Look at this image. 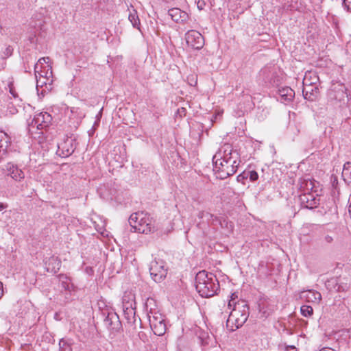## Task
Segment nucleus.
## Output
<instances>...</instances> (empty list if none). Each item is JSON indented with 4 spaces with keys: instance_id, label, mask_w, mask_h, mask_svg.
I'll list each match as a JSON object with an SVG mask.
<instances>
[{
    "instance_id": "obj_30",
    "label": "nucleus",
    "mask_w": 351,
    "mask_h": 351,
    "mask_svg": "<svg viewBox=\"0 0 351 351\" xmlns=\"http://www.w3.org/2000/svg\"><path fill=\"white\" fill-rule=\"evenodd\" d=\"M14 49L12 46L8 45L2 50L1 57L2 59H7L10 57L13 53Z\"/></svg>"
},
{
    "instance_id": "obj_27",
    "label": "nucleus",
    "mask_w": 351,
    "mask_h": 351,
    "mask_svg": "<svg viewBox=\"0 0 351 351\" xmlns=\"http://www.w3.org/2000/svg\"><path fill=\"white\" fill-rule=\"evenodd\" d=\"M73 341L71 339L62 338L59 341L60 351H73Z\"/></svg>"
},
{
    "instance_id": "obj_36",
    "label": "nucleus",
    "mask_w": 351,
    "mask_h": 351,
    "mask_svg": "<svg viewBox=\"0 0 351 351\" xmlns=\"http://www.w3.org/2000/svg\"><path fill=\"white\" fill-rule=\"evenodd\" d=\"M238 298V295L237 293H232L231 294V296H230V300L228 302V306H232V305H234V304L236 302L234 303V300H235L236 299H237Z\"/></svg>"
},
{
    "instance_id": "obj_8",
    "label": "nucleus",
    "mask_w": 351,
    "mask_h": 351,
    "mask_svg": "<svg viewBox=\"0 0 351 351\" xmlns=\"http://www.w3.org/2000/svg\"><path fill=\"white\" fill-rule=\"evenodd\" d=\"M52 121L51 115L47 112H41L36 114L29 123V130L36 128L37 130H46L50 125Z\"/></svg>"
},
{
    "instance_id": "obj_23",
    "label": "nucleus",
    "mask_w": 351,
    "mask_h": 351,
    "mask_svg": "<svg viewBox=\"0 0 351 351\" xmlns=\"http://www.w3.org/2000/svg\"><path fill=\"white\" fill-rule=\"evenodd\" d=\"M314 188V183L309 179H300L299 181V189L304 193H312Z\"/></svg>"
},
{
    "instance_id": "obj_25",
    "label": "nucleus",
    "mask_w": 351,
    "mask_h": 351,
    "mask_svg": "<svg viewBox=\"0 0 351 351\" xmlns=\"http://www.w3.org/2000/svg\"><path fill=\"white\" fill-rule=\"evenodd\" d=\"M145 310L147 313V317L149 315H153L154 313H160L159 311L156 308V300L152 298H149L147 299L145 302Z\"/></svg>"
},
{
    "instance_id": "obj_3",
    "label": "nucleus",
    "mask_w": 351,
    "mask_h": 351,
    "mask_svg": "<svg viewBox=\"0 0 351 351\" xmlns=\"http://www.w3.org/2000/svg\"><path fill=\"white\" fill-rule=\"evenodd\" d=\"M249 315V306L245 302L235 303L227 319L226 325L230 326L231 331H234L245 323Z\"/></svg>"
},
{
    "instance_id": "obj_32",
    "label": "nucleus",
    "mask_w": 351,
    "mask_h": 351,
    "mask_svg": "<svg viewBox=\"0 0 351 351\" xmlns=\"http://www.w3.org/2000/svg\"><path fill=\"white\" fill-rule=\"evenodd\" d=\"M301 313L304 317H309L313 315V309L311 306L303 305L300 308Z\"/></svg>"
},
{
    "instance_id": "obj_6",
    "label": "nucleus",
    "mask_w": 351,
    "mask_h": 351,
    "mask_svg": "<svg viewBox=\"0 0 351 351\" xmlns=\"http://www.w3.org/2000/svg\"><path fill=\"white\" fill-rule=\"evenodd\" d=\"M149 272L152 278L156 282H160L167 276V268L165 262L162 259H155L151 262Z\"/></svg>"
},
{
    "instance_id": "obj_13",
    "label": "nucleus",
    "mask_w": 351,
    "mask_h": 351,
    "mask_svg": "<svg viewBox=\"0 0 351 351\" xmlns=\"http://www.w3.org/2000/svg\"><path fill=\"white\" fill-rule=\"evenodd\" d=\"M185 39L188 46L195 49H200L204 45V37L195 30L188 31L185 35Z\"/></svg>"
},
{
    "instance_id": "obj_33",
    "label": "nucleus",
    "mask_w": 351,
    "mask_h": 351,
    "mask_svg": "<svg viewBox=\"0 0 351 351\" xmlns=\"http://www.w3.org/2000/svg\"><path fill=\"white\" fill-rule=\"evenodd\" d=\"M128 19L134 27H138V25L140 24V21L138 17L136 15V13H130L128 16Z\"/></svg>"
},
{
    "instance_id": "obj_31",
    "label": "nucleus",
    "mask_w": 351,
    "mask_h": 351,
    "mask_svg": "<svg viewBox=\"0 0 351 351\" xmlns=\"http://www.w3.org/2000/svg\"><path fill=\"white\" fill-rule=\"evenodd\" d=\"M49 60V57H43V58H40L38 62L35 64L34 66V71H35V75H36V77L37 78L38 77V75H39L40 77H43V75L41 73H39L38 69V64H43V63H48Z\"/></svg>"
},
{
    "instance_id": "obj_18",
    "label": "nucleus",
    "mask_w": 351,
    "mask_h": 351,
    "mask_svg": "<svg viewBox=\"0 0 351 351\" xmlns=\"http://www.w3.org/2000/svg\"><path fill=\"white\" fill-rule=\"evenodd\" d=\"M226 158H231L232 160L237 158L238 160V153L237 152H232V149L230 145H225L220 149L219 152L213 156V160L215 159H225Z\"/></svg>"
},
{
    "instance_id": "obj_44",
    "label": "nucleus",
    "mask_w": 351,
    "mask_h": 351,
    "mask_svg": "<svg viewBox=\"0 0 351 351\" xmlns=\"http://www.w3.org/2000/svg\"><path fill=\"white\" fill-rule=\"evenodd\" d=\"M8 207V205L4 203H0V210H3Z\"/></svg>"
},
{
    "instance_id": "obj_19",
    "label": "nucleus",
    "mask_w": 351,
    "mask_h": 351,
    "mask_svg": "<svg viewBox=\"0 0 351 351\" xmlns=\"http://www.w3.org/2000/svg\"><path fill=\"white\" fill-rule=\"evenodd\" d=\"M300 298L305 300L307 302L318 304L322 300L321 293L314 290H307L302 291Z\"/></svg>"
},
{
    "instance_id": "obj_42",
    "label": "nucleus",
    "mask_w": 351,
    "mask_h": 351,
    "mask_svg": "<svg viewBox=\"0 0 351 351\" xmlns=\"http://www.w3.org/2000/svg\"><path fill=\"white\" fill-rule=\"evenodd\" d=\"M319 351H335L334 349L328 347H325L319 350Z\"/></svg>"
},
{
    "instance_id": "obj_41",
    "label": "nucleus",
    "mask_w": 351,
    "mask_h": 351,
    "mask_svg": "<svg viewBox=\"0 0 351 351\" xmlns=\"http://www.w3.org/2000/svg\"><path fill=\"white\" fill-rule=\"evenodd\" d=\"M324 241L326 243H331L333 241V238H332V237H331L330 235H326L324 238Z\"/></svg>"
},
{
    "instance_id": "obj_37",
    "label": "nucleus",
    "mask_w": 351,
    "mask_h": 351,
    "mask_svg": "<svg viewBox=\"0 0 351 351\" xmlns=\"http://www.w3.org/2000/svg\"><path fill=\"white\" fill-rule=\"evenodd\" d=\"M343 6L348 11H351V0H343Z\"/></svg>"
},
{
    "instance_id": "obj_29",
    "label": "nucleus",
    "mask_w": 351,
    "mask_h": 351,
    "mask_svg": "<svg viewBox=\"0 0 351 351\" xmlns=\"http://www.w3.org/2000/svg\"><path fill=\"white\" fill-rule=\"evenodd\" d=\"M217 224H219L222 228H226L228 230H232V224L228 221L227 218L223 217H219Z\"/></svg>"
},
{
    "instance_id": "obj_43",
    "label": "nucleus",
    "mask_w": 351,
    "mask_h": 351,
    "mask_svg": "<svg viewBox=\"0 0 351 351\" xmlns=\"http://www.w3.org/2000/svg\"><path fill=\"white\" fill-rule=\"evenodd\" d=\"M3 295V283L0 281V298Z\"/></svg>"
},
{
    "instance_id": "obj_28",
    "label": "nucleus",
    "mask_w": 351,
    "mask_h": 351,
    "mask_svg": "<svg viewBox=\"0 0 351 351\" xmlns=\"http://www.w3.org/2000/svg\"><path fill=\"white\" fill-rule=\"evenodd\" d=\"M135 309L136 308L123 309L124 316L128 322H135Z\"/></svg>"
},
{
    "instance_id": "obj_26",
    "label": "nucleus",
    "mask_w": 351,
    "mask_h": 351,
    "mask_svg": "<svg viewBox=\"0 0 351 351\" xmlns=\"http://www.w3.org/2000/svg\"><path fill=\"white\" fill-rule=\"evenodd\" d=\"M58 280L61 283L62 287L64 290L71 291L73 289V284L71 282V279L66 275L60 274L58 276Z\"/></svg>"
},
{
    "instance_id": "obj_39",
    "label": "nucleus",
    "mask_w": 351,
    "mask_h": 351,
    "mask_svg": "<svg viewBox=\"0 0 351 351\" xmlns=\"http://www.w3.org/2000/svg\"><path fill=\"white\" fill-rule=\"evenodd\" d=\"M246 176H247V171H243L242 173H241L240 175H239L237 176V180L239 182H241L243 180L248 178L247 177H246Z\"/></svg>"
},
{
    "instance_id": "obj_9",
    "label": "nucleus",
    "mask_w": 351,
    "mask_h": 351,
    "mask_svg": "<svg viewBox=\"0 0 351 351\" xmlns=\"http://www.w3.org/2000/svg\"><path fill=\"white\" fill-rule=\"evenodd\" d=\"M149 322L154 333L158 336L163 335L166 332V324L164 315L160 313H154L148 317Z\"/></svg>"
},
{
    "instance_id": "obj_5",
    "label": "nucleus",
    "mask_w": 351,
    "mask_h": 351,
    "mask_svg": "<svg viewBox=\"0 0 351 351\" xmlns=\"http://www.w3.org/2000/svg\"><path fill=\"white\" fill-rule=\"evenodd\" d=\"M311 74V73H309L308 74H306L304 76L303 80L304 88L302 90V94L305 99L313 101H315L318 96L319 88L316 85H315L316 81L318 80V78L315 75L313 81H311L308 78V75ZM310 77H311V75H310Z\"/></svg>"
},
{
    "instance_id": "obj_1",
    "label": "nucleus",
    "mask_w": 351,
    "mask_h": 351,
    "mask_svg": "<svg viewBox=\"0 0 351 351\" xmlns=\"http://www.w3.org/2000/svg\"><path fill=\"white\" fill-rule=\"evenodd\" d=\"M195 289L202 298H210L217 294L219 282L214 274L202 270L196 274Z\"/></svg>"
},
{
    "instance_id": "obj_24",
    "label": "nucleus",
    "mask_w": 351,
    "mask_h": 351,
    "mask_svg": "<svg viewBox=\"0 0 351 351\" xmlns=\"http://www.w3.org/2000/svg\"><path fill=\"white\" fill-rule=\"evenodd\" d=\"M342 178L347 185L351 187V162H347L344 164Z\"/></svg>"
},
{
    "instance_id": "obj_22",
    "label": "nucleus",
    "mask_w": 351,
    "mask_h": 351,
    "mask_svg": "<svg viewBox=\"0 0 351 351\" xmlns=\"http://www.w3.org/2000/svg\"><path fill=\"white\" fill-rule=\"evenodd\" d=\"M136 308L135 295L131 291H125L122 297V309Z\"/></svg>"
},
{
    "instance_id": "obj_14",
    "label": "nucleus",
    "mask_w": 351,
    "mask_h": 351,
    "mask_svg": "<svg viewBox=\"0 0 351 351\" xmlns=\"http://www.w3.org/2000/svg\"><path fill=\"white\" fill-rule=\"evenodd\" d=\"M104 322L106 327L112 332H119L122 327L119 317L115 312H108Z\"/></svg>"
},
{
    "instance_id": "obj_40",
    "label": "nucleus",
    "mask_w": 351,
    "mask_h": 351,
    "mask_svg": "<svg viewBox=\"0 0 351 351\" xmlns=\"http://www.w3.org/2000/svg\"><path fill=\"white\" fill-rule=\"evenodd\" d=\"M206 3L203 0H199L197 2V6L199 10H202L204 8Z\"/></svg>"
},
{
    "instance_id": "obj_12",
    "label": "nucleus",
    "mask_w": 351,
    "mask_h": 351,
    "mask_svg": "<svg viewBox=\"0 0 351 351\" xmlns=\"http://www.w3.org/2000/svg\"><path fill=\"white\" fill-rule=\"evenodd\" d=\"M302 208L312 210L318 206L320 203V197L313 193H304L298 196Z\"/></svg>"
},
{
    "instance_id": "obj_20",
    "label": "nucleus",
    "mask_w": 351,
    "mask_h": 351,
    "mask_svg": "<svg viewBox=\"0 0 351 351\" xmlns=\"http://www.w3.org/2000/svg\"><path fill=\"white\" fill-rule=\"evenodd\" d=\"M6 170L8 172V175L16 181H21L25 177L23 171L12 163L7 164Z\"/></svg>"
},
{
    "instance_id": "obj_21",
    "label": "nucleus",
    "mask_w": 351,
    "mask_h": 351,
    "mask_svg": "<svg viewBox=\"0 0 351 351\" xmlns=\"http://www.w3.org/2000/svg\"><path fill=\"white\" fill-rule=\"evenodd\" d=\"M278 95L282 102H291L295 97V91L289 86L281 87L278 89Z\"/></svg>"
},
{
    "instance_id": "obj_2",
    "label": "nucleus",
    "mask_w": 351,
    "mask_h": 351,
    "mask_svg": "<svg viewBox=\"0 0 351 351\" xmlns=\"http://www.w3.org/2000/svg\"><path fill=\"white\" fill-rule=\"evenodd\" d=\"M154 222L150 215L144 212L133 213L129 218L132 231L146 234L156 230Z\"/></svg>"
},
{
    "instance_id": "obj_35",
    "label": "nucleus",
    "mask_w": 351,
    "mask_h": 351,
    "mask_svg": "<svg viewBox=\"0 0 351 351\" xmlns=\"http://www.w3.org/2000/svg\"><path fill=\"white\" fill-rule=\"evenodd\" d=\"M246 177L249 178L250 181L254 182L256 181L258 178V174L256 171H247Z\"/></svg>"
},
{
    "instance_id": "obj_15",
    "label": "nucleus",
    "mask_w": 351,
    "mask_h": 351,
    "mask_svg": "<svg viewBox=\"0 0 351 351\" xmlns=\"http://www.w3.org/2000/svg\"><path fill=\"white\" fill-rule=\"evenodd\" d=\"M11 143V137L4 131L0 130V161L6 157Z\"/></svg>"
},
{
    "instance_id": "obj_16",
    "label": "nucleus",
    "mask_w": 351,
    "mask_h": 351,
    "mask_svg": "<svg viewBox=\"0 0 351 351\" xmlns=\"http://www.w3.org/2000/svg\"><path fill=\"white\" fill-rule=\"evenodd\" d=\"M45 265L47 272L56 274L61 267V261L58 257L51 256L45 258Z\"/></svg>"
},
{
    "instance_id": "obj_38",
    "label": "nucleus",
    "mask_w": 351,
    "mask_h": 351,
    "mask_svg": "<svg viewBox=\"0 0 351 351\" xmlns=\"http://www.w3.org/2000/svg\"><path fill=\"white\" fill-rule=\"evenodd\" d=\"M197 217H198V218H199L201 219L205 220L206 217H210V216L208 215V212L200 211V212H199Z\"/></svg>"
},
{
    "instance_id": "obj_45",
    "label": "nucleus",
    "mask_w": 351,
    "mask_h": 351,
    "mask_svg": "<svg viewBox=\"0 0 351 351\" xmlns=\"http://www.w3.org/2000/svg\"><path fill=\"white\" fill-rule=\"evenodd\" d=\"M10 92L14 97H16L14 92L12 89H10Z\"/></svg>"
},
{
    "instance_id": "obj_7",
    "label": "nucleus",
    "mask_w": 351,
    "mask_h": 351,
    "mask_svg": "<svg viewBox=\"0 0 351 351\" xmlns=\"http://www.w3.org/2000/svg\"><path fill=\"white\" fill-rule=\"evenodd\" d=\"M77 145V138L74 134L66 136L58 143V152L62 157L66 158L74 152Z\"/></svg>"
},
{
    "instance_id": "obj_17",
    "label": "nucleus",
    "mask_w": 351,
    "mask_h": 351,
    "mask_svg": "<svg viewBox=\"0 0 351 351\" xmlns=\"http://www.w3.org/2000/svg\"><path fill=\"white\" fill-rule=\"evenodd\" d=\"M169 15L171 16V19L176 23H186L189 19V14L184 12L181 10L179 8H173L168 11Z\"/></svg>"
},
{
    "instance_id": "obj_46",
    "label": "nucleus",
    "mask_w": 351,
    "mask_h": 351,
    "mask_svg": "<svg viewBox=\"0 0 351 351\" xmlns=\"http://www.w3.org/2000/svg\"><path fill=\"white\" fill-rule=\"evenodd\" d=\"M291 349H295V347L294 346H289Z\"/></svg>"
},
{
    "instance_id": "obj_11",
    "label": "nucleus",
    "mask_w": 351,
    "mask_h": 351,
    "mask_svg": "<svg viewBox=\"0 0 351 351\" xmlns=\"http://www.w3.org/2000/svg\"><path fill=\"white\" fill-rule=\"evenodd\" d=\"M259 76L267 86H278L280 82V77L274 67H265L259 72Z\"/></svg>"
},
{
    "instance_id": "obj_34",
    "label": "nucleus",
    "mask_w": 351,
    "mask_h": 351,
    "mask_svg": "<svg viewBox=\"0 0 351 351\" xmlns=\"http://www.w3.org/2000/svg\"><path fill=\"white\" fill-rule=\"evenodd\" d=\"M208 215L210 217H206V219L205 220L206 221L207 223H211L214 226H216L217 225V221H218L219 219V217L217 216H215L210 213H208Z\"/></svg>"
},
{
    "instance_id": "obj_10",
    "label": "nucleus",
    "mask_w": 351,
    "mask_h": 351,
    "mask_svg": "<svg viewBox=\"0 0 351 351\" xmlns=\"http://www.w3.org/2000/svg\"><path fill=\"white\" fill-rule=\"evenodd\" d=\"M328 97L331 101L345 104L346 98L348 97L346 86L341 83L333 84L328 92Z\"/></svg>"
},
{
    "instance_id": "obj_4",
    "label": "nucleus",
    "mask_w": 351,
    "mask_h": 351,
    "mask_svg": "<svg viewBox=\"0 0 351 351\" xmlns=\"http://www.w3.org/2000/svg\"><path fill=\"white\" fill-rule=\"evenodd\" d=\"M215 165V171L218 173L217 177L220 179H225L230 176L234 175L237 170L239 162L237 158L232 160L231 158H226L225 159H215L213 160Z\"/></svg>"
}]
</instances>
